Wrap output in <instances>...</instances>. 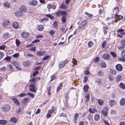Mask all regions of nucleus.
<instances>
[{
    "label": "nucleus",
    "instance_id": "1",
    "mask_svg": "<svg viewBox=\"0 0 125 125\" xmlns=\"http://www.w3.org/2000/svg\"><path fill=\"white\" fill-rule=\"evenodd\" d=\"M88 23L87 20H84L81 22L79 24V27L80 29H82L85 27Z\"/></svg>",
    "mask_w": 125,
    "mask_h": 125
},
{
    "label": "nucleus",
    "instance_id": "2",
    "mask_svg": "<svg viewBox=\"0 0 125 125\" xmlns=\"http://www.w3.org/2000/svg\"><path fill=\"white\" fill-rule=\"evenodd\" d=\"M68 62L67 60L63 61L60 62L59 63V68L60 69L62 68Z\"/></svg>",
    "mask_w": 125,
    "mask_h": 125
},
{
    "label": "nucleus",
    "instance_id": "3",
    "mask_svg": "<svg viewBox=\"0 0 125 125\" xmlns=\"http://www.w3.org/2000/svg\"><path fill=\"white\" fill-rule=\"evenodd\" d=\"M121 57L119 58L118 59L120 61L125 62V50H123L121 52Z\"/></svg>",
    "mask_w": 125,
    "mask_h": 125
},
{
    "label": "nucleus",
    "instance_id": "4",
    "mask_svg": "<svg viewBox=\"0 0 125 125\" xmlns=\"http://www.w3.org/2000/svg\"><path fill=\"white\" fill-rule=\"evenodd\" d=\"M10 109L9 105L8 104H5L1 108L2 110H3L4 112H8Z\"/></svg>",
    "mask_w": 125,
    "mask_h": 125
},
{
    "label": "nucleus",
    "instance_id": "5",
    "mask_svg": "<svg viewBox=\"0 0 125 125\" xmlns=\"http://www.w3.org/2000/svg\"><path fill=\"white\" fill-rule=\"evenodd\" d=\"M29 90L34 92H36V90L35 89V85L33 84H31L30 85Z\"/></svg>",
    "mask_w": 125,
    "mask_h": 125
},
{
    "label": "nucleus",
    "instance_id": "6",
    "mask_svg": "<svg viewBox=\"0 0 125 125\" xmlns=\"http://www.w3.org/2000/svg\"><path fill=\"white\" fill-rule=\"evenodd\" d=\"M108 110V108L107 107H105L102 110V114L103 115L105 116H106L107 115V111Z\"/></svg>",
    "mask_w": 125,
    "mask_h": 125
},
{
    "label": "nucleus",
    "instance_id": "7",
    "mask_svg": "<svg viewBox=\"0 0 125 125\" xmlns=\"http://www.w3.org/2000/svg\"><path fill=\"white\" fill-rule=\"evenodd\" d=\"M115 67L116 70L119 71H121L123 70V67L121 64H116L115 66Z\"/></svg>",
    "mask_w": 125,
    "mask_h": 125
},
{
    "label": "nucleus",
    "instance_id": "8",
    "mask_svg": "<svg viewBox=\"0 0 125 125\" xmlns=\"http://www.w3.org/2000/svg\"><path fill=\"white\" fill-rule=\"evenodd\" d=\"M102 57L104 59L108 60L110 59V56L108 54L105 53L103 55Z\"/></svg>",
    "mask_w": 125,
    "mask_h": 125
},
{
    "label": "nucleus",
    "instance_id": "9",
    "mask_svg": "<svg viewBox=\"0 0 125 125\" xmlns=\"http://www.w3.org/2000/svg\"><path fill=\"white\" fill-rule=\"evenodd\" d=\"M117 103L115 100H111L109 102V105L111 107L113 106L114 105L116 104Z\"/></svg>",
    "mask_w": 125,
    "mask_h": 125
},
{
    "label": "nucleus",
    "instance_id": "10",
    "mask_svg": "<svg viewBox=\"0 0 125 125\" xmlns=\"http://www.w3.org/2000/svg\"><path fill=\"white\" fill-rule=\"evenodd\" d=\"M12 27L15 29H17L19 27V24L18 23L16 22H13L12 24Z\"/></svg>",
    "mask_w": 125,
    "mask_h": 125
},
{
    "label": "nucleus",
    "instance_id": "11",
    "mask_svg": "<svg viewBox=\"0 0 125 125\" xmlns=\"http://www.w3.org/2000/svg\"><path fill=\"white\" fill-rule=\"evenodd\" d=\"M37 4V2L36 0H33L29 3L30 5L31 6H35Z\"/></svg>",
    "mask_w": 125,
    "mask_h": 125
},
{
    "label": "nucleus",
    "instance_id": "12",
    "mask_svg": "<svg viewBox=\"0 0 125 125\" xmlns=\"http://www.w3.org/2000/svg\"><path fill=\"white\" fill-rule=\"evenodd\" d=\"M26 10V7L24 6H21L20 11L22 13L25 12Z\"/></svg>",
    "mask_w": 125,
    "mask_h": 125
},
{
    "label": "nucleus",
    "instance_id": "13",
    "mask_svg": "<svg viewBox=\"0 0 125 125\" xmlns=\"http://www.w3.org/2000/svg\"><path fill=\"white\" fill-rule=\"evenodd\" d=\"M115 18L116 19H118L119 20H120L123 19V17L120 15H118L117 13L115 15Z\"/></svg>",
    "mask_w": 125,
    "mask_h": 125
},
{
    "label": "nucleus",
    "instance_id": "14",
    "mask_svg": "<svg viewBox=\"0 0 125 125\" xmlns=\"http://www.w3.org/2000/svg\"><path fill=\"white\" fill-rule=\"evenodd\" d=\"M22 37L23 38H25L28 36L30 34L28 32H23L22 33Z\"/></svg>",
    "mask_w": 125,
    "mask_h": 125
},
{
    "label": "nucleus",
    "instance_id": "15",
    "mask_svg": "<svg viewBox=\"0 0 125 125\" xmlns=\"http://www.w3.org/2000/svg\"><path fill=\"white\" fill-rule=\"evenodd\" d=\"M88 111L90 113H94L95 111L97 112L96 109L93 108H89Z\"/></svg>",
    "mask_w": 125,
    "mask_h": 125
},
{
    "label": "nucleus",
    "instance_id": "16",
    "mask_svg": "<svg viewBox=\"0 0 125 125\" xmlns=\"http://www.w3.org/2000/svg\"><path fill=\"white\" fill-rule=\"evenodd\" d=\"M120 104L121 105H124L125 104V98H122L120 101Z\"/></svg>",
    "mask_w": 125,
    "mask_h": 125
},
{
    "label": "nucleus",
    "instance_id": "17",
    "mask_svg": "<svg viewBox=\"0 0 125 125\" xmlns=\"http://www.w3.org/2000/svg\"><path fill=\"white\" fill-rule=\"evenodd\" d=\"M15 14L16 16L19 17L22 15V12L20 11L15 12Z\"/></svg>",
    "mask_w": 125,
    "mask_h": 125
},
{
    "label": "nucleus",
    "instance_id": "18",
    "mask_svg": "<svg viewBox=\"0 0 125 125\" xmlns=\"http://www.w3.org/2000/svg\"><path fill=\"white\" fill-rule=\"evenodd\" d=\"M2 37L5 39H8L9 38L10 35L8 33H5L3 35Z\"/></svg>",
    "mask_w": 125,
    "mask_h": 125
},
{
    "label": "nucleus",
    "instance_id": "19",
    "mask_svg": "<svg viewBox=\"0 0 125 125\" xmlns=\"http://www.w3.org/2000/svg\"><path fill=\"white\" fill-rule=\"evenodd\" d=\"M7 121L5 120H0V124L1 125H4L7 124Z\"/></svg>",
    "mask_w": 125,
    "mask_h": 125
},
{
    "label": "nucleus",
    "instance_id": "20",
    "mask_svg": "<svg viewBox=\"0 0 125 125\" xmlns=\"http://www.w3.org/2000/svg\"><path fill=\"white\" fill-rule=\"evenodd\" d=\"M94 119L96 121H98L100 119V116L99 115L97 114H95L94 116Z\"/></svg>",
    "mask_w": 125,
    "mask_h": 125
},
{
    "label": "nucleus",
    "instance_id": "21",
    "mask_svg": "<svg viewBox=\"0 0 125 125\" xmlns=\"http://www.w3.org/2000/svg\"><path fill=\"white\" fill-rule=\"evenodd\" d=\"M100 67L102 68H105L106 67V64L105 62H102L100 63Z\"/></svg>",
    "mask_w": 125,
    "mask_h": 125
},
{
    "label": "nucleus",
    "instance_id": "22",
    "mask_svg": "<svg viewBox=\"0 0 125 125\" xmlns=\"http://www.w3.org/2000/svg\"><path fill=\"white\" fill-rule=\"evenodd\" d=\"M45 53V52L44 51H39L37 52V55L40 56H42Z\"/></svg>",
    "mask_w": 125,
    "mask_h": 125
},
{
    "label": "nucleus",
    "instance_id": "23",
    "mask_svg": "<svg viewBox=\"0 0 125 125\" xmlns=\"http://www.w3.org/2000/svg\"><path fill=\"white\" fill-rule=\"evenodd\" d=\"M12 100L13 102L17 105H19V103L18 102V100L16 98H13L12 99Z\"/></svg>",
    "mask_w": 125,
    "mask_h": 125
},
{
    "label": "nucleus",
    "instance_id": "24",
    "mask_svg": "<svg viewBox=\"0 0 125 125\" xmlns=\"http://www.w3.org/2000/svg\"><path fill=\"white\" fill-rule=\"evenodd\" d=\"M89 88V87L88 85H86L84 86L83 89L84 91L86 92L88 91Z\"/></svg>",
    "mask_w": 125,
    "mask_h": 125
},
{
    "label": "nucleus",
    "instance_id": "25",
    "mask_svg": "<svg viewBox=\"0 0 125 125\" xmlns=\"http://www.w3.org/2000/svg\"><path fill=\"white\" fill-rule=\"evenodd\" d=\"M119 87L123 89H125V84L123 83H120L119 84Z\"/></svg>",
    "mask_w": 125,
    "mask_h": 125
},
{
    "label": "nucleus",
    "instance_id": "26",
    "mask_svg": "<svg viewBox=\"0 0 125 125\" xmlns=\"http://www.w3.org/2000/svg\"><path fill=\"white\" fill-rule=\"evenodd\" d=\"M9 22H10L8 20H4V22H3L4 23L3 24V26H5V25H8Z\"/></svg>",
    "mask_w": 125,
    "mask_h": 125
},
{
    "label": "nucleus",
    "instance_id": "27",
    "mask_svg": "<svg viewBox=\"0 0 125 125\" xmlns=\"http://www.w3.org/2000/svg\"><path fill=\"white\" fill-rule=\"evenodd\" d=\"M122 77L121 75H118L117 76L116 78V81L117 82H119L122 80Z\"/></svg>",
    "mask_w": 125,
    "mask_h": 125
},
{
    "label": "nucleus",
    "instance_id": "28",
    "mask_svg": "<svg viewBox=\"0 0 125 125\" xmlns=\"http://www.w3.org/2000/svg\"><path fill=\"white\" fill-rule=\"evenodd\" d=\"M110 72L112 74L114 75L116 74V70L114 69L110 70Z\"/></svg>",
    "mask_w": 125,
    "mask_h": 125
},
{
    "label": "nucleus",
    "instance_id": "29",
    "mask_svg": "<svg viewBox=\"0 0 125 125\" xmlns=\"http://www.w3.org/2000/svg\"><path fill=\"white\" fill-rule=\"evenodd\" d=\"M87 118L88 119L90 122V121H92L93 119L92 115L90 114H89L88 115Z\"/></svg>",
    "mask_w": 125,
    "mask_h": 125
},
{
    "label": "nucleus",
    "instance_id": "30",
    "mask_svg": "<svg viewBox=\"0 0 125 125\" xmlns=\"http://www.w3.org/2000/svg\"><path fill=\"white\" fill-rule=\"evenodd\" d=\"M66 20V17L65 16H63L62 18V22L63 23H65Z\"/></svg>",
    "mask_w": 125,
    "mask_h": 125
},
{
    "label": "nucleus",
    "instance_id": "31",
    "mask_svg": "<svg viewBox=\"0 0 125 125\" xmlns=\"http://www.w3.org/2000/svg\"><path fill=\"white\" fill-rule=\"evenodd\" d=\"M97 102L99 105H102L104 103L103 100L100 99H98L97 100Z\"/></svg>",
    "mask_w": 125,
    "mask_h": 125
},
{
    "label": "nucleus",
    "instance_id": "32",
    "mask_svg": "<svg viewBox=\"0 0 125 125\" xmlns=\"http://www.w3.org/2000/svg\"><path fill=\"white\" fill-rule=\"evenodd\" d=\"M53 25L54 28L57 29L58 26V22L57 21H55L53 24Z\"/></svg>",
    "mask_w": 125,
    "mask_h": 125
},
{
    "label": "nucleus",
    "instance_id": "33",
    "mask_svg": "<svg viewBox=\"0 0 125 125\" xmlns=\"http://www.w3.org/2000/svg\"><path fill=\"white\" fill-rule=\"evenodd\" d=\"M10 6L8 2H5L3 4V6L6 8H7Z\"/></svg>",
    "mask_w": 125,
    "mask_h": 125
},
{
    "label": "nucleus",
    "instance_id": "34",
    "mask_svg": "<svg viewBox=\"0 0 125 125\" xmlns=\"http://www.w3.org/2000/svg\"><path fill=\"white\" fill-rule=\"evenodd\" d=\"M12 64L16 68L19 69L18 67V66H19V64L18 63L15 61H13L12 62Z\"/></svg>",
    "mask_w": 125,
    "mask_h": 125
},
{
    "label": "nucleus",
    "instance_id": "35",
    "mask_svg": "<svg viewBox=\"0 0 125 125\" xmlns=\"http://www.w3.org/2000/svg\"><path fill=\"white\" fill-rule=\"evenodd\" d=\"M84 14H86L88 15V17H89V18H88V19H91L92 18V15L91 14H89L88 13L86 12H85L84 13Z\"/></svg>",
    "mask_w": 125,
    "mask_h": 125
},
{
    "label": "nucleus",
    "instance_id": "36",
    "mask_svg": "<svg viewBox=\"0 0 125 125\" xmlns=\"http://www.w3.org/2000/svg\"><path fill=\"white\" fill-rule=\"evenodd\" d=\"M49 33L51 36L53 37L54 36L55 31L53 30H51L50 31Z\"/></svg>",
    "mask_w": 125,
    "mask_h": 125
},
{
    "label": "nucleus",
    "instance_id": "37",
    "mask_svg": "<svg viewBox=\"0 0 125 125\" xmlns=\"http://www.w3.org/2000/svg\"><path fill=\"white\" fill-rule=\"evenodd\" d=\"M79 115V114L78 113H76L74 115V123H75L76 122V120L78 118V115Z\"/></svg>",
    "mask_w": 125,
    "mask_h": 125
},
{
    "label": "nucleus",
    "instance_id": "38",
    "mask_svg": "<svg viewBox=\"0 0 125 125\" xmlns=\"http://www.w3.org/2000/svg\"><path fill=\"white\" fill-rule=\"evenodd\" d=\"M67 7V6L66 5L64 4H61V8L63 9H66Z\"/></svg>",
    "mask_w": 125,
    "mask_h": 125
},
{
    "label": "nucleus",
    "instance_id": "39",
    "mask_svg": "<svg viewBox=\"0 0 125 125\" xmlns=\"http://www.w3.org/2000/svg\"><path fill=\"white\" fill-rule=\"evenodd\" d=\"M43 26L42 25H40L39 26L38 28V30L40 31H41L43 30Z\"/></svg>",
    "mask_w": 125,
    "mask_h": 125
},
{
    "label": "nucleus",
    "instance_id": "40",
    "mask_svg": "<svg viewBox=\"0 0 125 125\" xmlns=\"http://www.w3.org/2000/svg\"><path fill=\"white\" fill-rule=\"evenodd\" d=\"M108 77L110 81H112L114 80L113 76L111 75H109L108 76Z\"/></svg>",
    "mask_w": 125,
    "mask_h": 125
},
{
    "label": "nucleus",
    "instance_id": "41",
    "mask_svg": "<svg viewBox=\"0 0 125 125\" xmlns=\"http://www.w3.org/2000/svg\"><path fill=\"white\" fill-rule=\"evenodd\" d=\"M17 121V119L15 117H12L10 119V121H11L14 122V123H16Z\"/></svg>",
    "mask_w": 125,
    "mask_h": 125
},
{
    "label": "nucleus",
    "instance_id": "42",
    "mask_svg": "<svg viewBox=\"0 0 125 125\" xmlns=\"http://www.w3.org/2000/svg\"><path fill=\"white\" fill-rule=\"evenodd\" d=\"M62 86V83H60L59 86H58L57 88V91H59L60 90Z\"/></svg>",
    "mask_w": 125,
    "mask_h": 125
},
{
    "label": "nucleus",
    "instance_id": "43",
    "mask_svg": "<svg viewBox=\"0 0 125 125\" xmlns=\"http://www.w3.org/2000/svg\"><path fill=\"white\" fill-rule=\"evenodd\" d=\"M29 62L28 61H26L23 63V65L24 66L27 67L29 65Z\"/></svg>",
    "mask_w": 125,
    "mask_h": 125
},
{
    "label": "nucleus",
    "instance_id": "44",
    "mask_svg": "<svg viewBox=\"0 0 125 125\" xmlns=\"http://www.w3.org/2000/svg\"><path fill=\"white\" fill-rule=\"evenodd\" d=\"M93 43L91 41L89 42L88 43V46L89 47H91L93 45Z\"/></svg>",
    "mask_w": 125,
    "mask_h": 125
},
{
    "label": "nucleus",
    "instance_id": "45",
    "mask_svg": "<svg viewBox=\"0 0 125 125\" xmlns=\"http://www.w3.org/2000/svg\"><path fill=\"white\" fill-rule=\"evenodd\" d=\"M103 72L101 71H99L98 73V75L101 76H103L104 75Z\"/></svg>",
    "mask_w": 125,
    "mask_h": 125
},
{
    "label": "nucleus",
    "instance_id": "46",
    "mask_svg": "<svg viewBox=\"0 0 125 125\" xmlns=\"http://www.w3.org/2000/svg\"><path fill=\"white\" fill-rule=\"evenodd\" d=\"M36 79L35 78H33L29 80L30 82H33L35 83L36 82Z\"/></svg>",
    "mask_w": 125,
    "mask_h": 125
},
{
    "label": "nucleus",
    "instance_id": "47",
    "mask_svg": "<svg viewBox=\"0 0 125 125\" xmlns=\"http://www.w3.org/2000/svg\"><path fill=\"white\" fill-rule=\"evenodd\" d=\"M110 54L114 58L116 56V55L115 53L113 52H111Z\"/></svg>",
    "mask_w": 125,
    "mask_h": 125
},
{
    "label": "nucleus",
    "instance_id": "48",
    "mask_svg": "<svg viewBox=\"0 0 125 125\" xmlns=\"http://www.w3.org/2000/svg\"><path fill=\"white\" fill-rule=\"evenodd\" d=\"M27 94L28 96H30L33 98L34 97L35 95L34 94H32L30 93H27Z\"/></svg>",
    "mask_w": 125,
    "mask_h": 125
},
{
    "label": "nucleus",
    "instance_id": "49",
    "mask_svg": "<svg viewBox=\"0 0 125 125\" xmlns=\"http://www.w3.org/2000/svg\"><path fill=\"white\" fill-rule=\"evenodd\" d=\"M46 16L50 18L51 19H54V17L52 16L50 14H47L46 15Z\"/></svg>",
    "mask_w": 125,
    "mask_h": 125
},
{
    "label": "nucleus",
    "instance_id": "50",
    "mask_svg": "<svg viewBox=\"0 0 125 125\" xmlns=\"http://www.w3.org/2000/svg\"><path fill=\"white\" fill-rule=\"evenodd\" d=\"M72 62L74 65H76L77 62L76 60L74 58H73Z\"/></svg>",
    "mask_w": 125,
    "mask_h": 125
},
{
    "label": "nucleus",
    "instance_id": "51",
    "mask_svg": "<svg viewBox=\"0 0 125 125\" xmlns=\"http://www.w3.org/2000/svg\"><path fill=\"white\" fill-rule=\"evenodd\" d=\"M13 56L14 58H16L20 56L19 54L18 53H16L13 54Z\"/></svg>",
    "mask_w": 125,
    "mask_h": 125
},
{
    "label": "nucleus",
    "instance_id": "52",
    "mask_svg": "<svg viewBox=\"0 0 125 125\" xmlns=\"http://www.w3.org/2000/svg\"><path fill=\"white\" fill-rule=\"evenodd\" d=\"M61 16L64 15H66L67 14V12L65 11H62L61 10Z\"/></svg>",
    "mask_w": 125,
    "mask_h": 125
},
{
    "label": "nucleus",
    "instance_id": "53",
    "mask_svg": "<svg viewBox=\"0 0 125 125\" xmlns=\"http://www.w3.org/2000/svg\"><path fill=\"white\" fill-rule=\"evenodd\" d=\"M28 99L29 98H25L22 101V102L23 103L25 104L28 102Z\"/></svg>",
    "mask_w": 125,
    "mask_h": 125
},
{
    "label": "nucleus",
    "instance_id": "54",
    "mask_svg": "<svg viewBox=\"0 0 125 125\" xmlns=\"http://www.w3.org/2000/svg\"><path fill=\"white\" fill-rule=\"evenodd\" d=\"M56 78V77L55 75H53L51 77V80L50 81H52L54 80Z\"/></svg>",
    "mask_w": 125,
    "mask_h": 125
},
{
    "label": "nucleus",
    "instance_id": "55",
    "mask_svg": "<svg viewBox=\"0 0 125 125\" xmlns=\"http://www.w3.org/2000/svg\"><path fill=\"white\" fill-rule=\"evenodd\" d=\"M4 56L3 53L2 52L0 51V60Z\"/></svg>",
    "mask_w": 125,
    "mask_h": 125
},
{
    "label": "nucleus",
    "instance_id": "56",
    "mask_svg": "<svg viewBox=\"0 0 125 125\" xmlns=\"http://www.w3.org/2000/svg\"><path fill=\"white\" fill-rule=\"evenodd\" d=\"M50 57L49 55H48L42 58V60H45L48 59Z\"/></svg>",
    "mask_w": 125,
    "mask_h": 125
},
{
    "label": "nucleus",
    "instance_id": "57",
    "mask_svg": "<svg viewBox=\"0 0 125 125\" xmlns=\"http://www.w3.org/2000/svg\"><path fill=\"white\" fill-rule=\"evenodd\" d=\"M106 42L105 41H104L102 44V47L104 48L106 44Z\"/></svg>",
    "mask_w": 125,
    "mask_h": 125
},
{
    "label": "nucleus",
    "instance_id": "58",
    "mask_svg": "<svg viewBox=\"0 0 125 125\" xmlns=\"http://www.w3.org/2000/svg\"><path fill=\"white\" fill-rule=\"evenodd\" d=\"M121 43L122 45L125 46V40H122L121 41Z\"/></svg>",
    "mask_w": 125,
    "mask_h": 125
},
{
    "label": "nucleus",
    "instance_id": "59",
    "mask_svg": "<svg viewBox=\"0 0 125 125\" xmlns=\"http://www.w3.org/2000/svg\"><path fill=\"white\" fill-rule=\"evenodd\" d=\"M36 37L37 38H43L44 36L43 35H36Z\"/></svg>",
    "mask_w": 125,
    "mask_h": 125
},
{
    "label": "nucleus",
    "instance_id": "60",
    "mask_svg": "<svg viewBox=\"0 0 125 125\" xmlns=\"http://www.w3.org/2000/svg\"><path fill=\"white\" fill-rule=\"evenodd\" d=\"M56 15L57 16H61V10H60L57 12L56 13Z\"/></svg>",
    "mask_w": 125,
    "mask_h": 125
},
{
    "label": "nucleus",
    "instance_id": "61",
    "mask_svg": "<svg viewBox=\"0 0 125 125\" xmlns=\"http://www.w3.org/2000/svg\"><path fill=\"white\" fill-rule=\"evenodd\" d=\"M54 107L53 106L51 110H49L48 111V112L50 113L51 114L53 113L54 111V109L53 108Z\"/></svg>",
    "mask_w": 125,
    "mask_h": 125
},
{
    "label": "nucleus",
    "instance_id": "62",
    "mask_svg": "<svg viewBox=\"0 0 125 125\" xmlns=\"http://www.w3.org/2000/svg\"><path fill=\"white\" fill-rule=\"evenodd\" d=\"M88 80V77L87 76H85L84 77L83 82H85Z\"/></svg>",
    "mask_w": 125,
    "mask_h": 125
},
{
    "label": "nucleus",
    "instance_id": "63",
    "mask_svg": "<svg viewBox=\"0 0 125 125\" xmlns=\"http://www.w3.org/2000/svg\"><path fill=\"white\" fill-rule=\"evenodd\" d=\"M11 59V58L9 56H7L5 58L4 60H7V61H9Z\"/></svg>",
    "mask_w": 125,
    "mask_h": 125
},
{
    "label": "nucleus",
    "instance_id": "64",
    "mask_svg": "<svg viewBox=\"0 0 125 125\" xmlns=\"http://www.w3.org/2000/svg\"><path fill=\"white\" fill-rule=\"evenodd\" d=\"M16 43L17 46H18L20 44V42L19 41L18 39H16Z\"/></svg>",
    "mask_w": 125,
    "mask_h": 125
}]
</instances>
